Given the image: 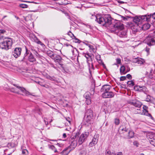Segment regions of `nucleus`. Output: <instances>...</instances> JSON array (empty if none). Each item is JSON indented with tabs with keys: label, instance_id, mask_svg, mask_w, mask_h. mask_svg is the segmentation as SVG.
Instances as JSON below:
<instances>
[{
	"label": "nucleus",
	"instance_id": "obj_1",
	"mask_svg": "<svg viewBox=\"0 0 155 155\" xmlns=\"http://www.w3.org/2000/svg\"><path fill=\"white\" fill-rule=\"evenodd\" d=\"M94 16L96 18L95 21L99 24L106 27L110 28L112 23L113 19L110 15L109 14H106L103 16Z\"/></svg>",
	"mask_w": 155,
	"mask_h": 155
},
{
	"label": "nucleus",
	"instance_id": "obj_2",
	"mask_svg": "<svg viewBox=\"0 0 155 155\" xmlns=\"http://www.w3.org/2000/svg\"><path fill=\"white\" fill-rule=\"evenodd\" d=\"M25 52L23 58L19 61L20 62L28 64V61H29L33 63L36 61V59L32 53L25 46Z\"/></svg>",
	"mask_w": 155,
	"mask_h": 155
},
{
	"label": "nucleus",
	"instance_id": "obj_3",
	"mask_svg": "<svg viewBox=\"0 0 155 155\" xmlns=\"http://www.w3.org/2000/svg\"><path fill=\"white\" fill-rule=\"evenodd\" d=\"M49 57H50L55 62L59 63V64L61 66V69L63 72H66L64 67H63V64L61 63L62 60V59L60 56L49 49Z\"/></svg>",
	"mask_w": 155,
	"mask_h": 155
},
{
	"label": "nucleus",
	"instance_id": "obj_4",
	"mask_svg": "<svg viewBox=\"0 0 155 155\" xmlns=\"http://www.w3.org/2000/svg\"><path fill=\"white\" fill-rule=\"evenodd\" d=\"M12 45V40L11 38H5L0 43V48L2 49L8 50L10 48Z\"/></svg>",
	"mask_w": 155,
	"mask_h": 155
},
{
	"label": "nucleus",
	"instance_id": "obj_5",
	"mask_svg": "<svg viewBox=\"0 0 155 155\" xmlns=\"http://www.w3.org/2000/svg\"><path fill=\"white\" fill-rule=\"evenodd\" d=\"M124 26L120 21H116L114 24L111 25L110 28H109L110 32L114 33H117L119 30L123 29Z\"/></svg>",
	"mask_w": 155,
	"mask_h": 155
},
{
	"label": "nucleus",
	"instance_id": "obj_6",
	"mask_svg": "<svg viewBox=\"0 0 155 155\" xmlns=\"http://www.w3.org/2000/svg\"><path fill=\"white\" fill-rule=\"evenodd\" d=\"M151 32L144 41L145 43L149 46L155 44V29H153Z\"/></svg>",
	"mask_w": 155,
	"mask_h": 155
},
{
	"label": "nucleus",
	"instance_id": "obj_7",
	"mask_svg": "<svg viewBox=\"0 0 155 155\" xmlns=\"http://www.w3.org/2000/svg\"><path fill=\"white\" fill-rule=\"evenodd\" d=\"M151 14L141 15L139 16H135L133 19V22L134 24H137L139 22L142 21H148L151 17Z\"/></svg>",
	"mask_w": 155,
	"mask_h": 155
},
{
	"label": "nucleus",
	"instance_id": "obj_8",
	"mask_svg": "<svg viewBox=\"0 0 155 155\" xmlns=\"http://www.w3.org/2000/svg\"><path fill=\"white\" fill-rule=\"evenodd\" d=\"M93 110L89 109L86 110L84 116V120L85 122L89 124L91 123L93 118Z\"/></svg>",
	"mask_w": 155,
	"mask_h": 155
},
{
	"label": "nucleus",
	"instance_id": "obj_9",
	"mask_svg": "<svg viewBox=\"0 0 155 155\" xmlns=\"http://www.w3.org/2000/svg\"><path fill=\"white\" fill-rule=\"evenodd\" d=\"M13 85L15 87H16L17 88L19 89L22 93V94L21 95L23 96H28L29 95H31V93L27 91L25 88L23 87L19 86L18 85L14 84ZM14 92L18 94H20L18 91H14Z\"/></svg>",
	"mask_w": 155,
	"mask_h": 155
},
{
	"label": "nucleus",
	"instance_id": "obj_10",
	"mask_svg": "<svg viewBox=\"0 0 155 155\" xmlns=\"http://www.w3.org/2000/svg\"><path fill=\"white\" fill-rule=\"evenodd\" d=\"M127 27L130 28L132 31L134 32H137L138 31L137 24H134L132 22H130L127 23Z\"/></svg>",
	"mask_w": 155,
	"mask_h": 155
},
{
	"label": "nucleus",
	"instance_id": "obj_11",
	"mask_svg": "<svg viewBox=\"0 0 155 155\" xmlns=\"http://www.w3.org/2000/svg\"><path fill=\"white\" fill-rule=\"evenodd\" d=\"M128 104L133 105L138 108H140L142 105V104L139 101L136 100H131L127 101Z\"/></svg>",
	"mask_w": 155,
	"mask_h": 155
},
{
	"label": "nucleus",
	"instance_id": "obj_12",
	"mask_svg": "<svg viewBox=\"0 0 155 155\" xmlns=\"http://www.w3.org/2000/svg\"><path fill=\"white\" fill-rule=\"evenodd\" d=\"M21 48L20 47H16L12 52V54L14 57L18 58L20 55L21 51Z\"/></svg>",
	"mask_w": 155,
	"mask_h": 155
},
{
	"label": "nucleus",
	"instance_id": "obj_13",
	"mask_svg": "<svg viewBox=\"0 0 155 155\" xmlns=\"http://www.w3.org/2000/svg\"><path fill=\"white\" fill-rule=\"evenodd\" d=\"M148 108V107H147L145 105H143L142 112H141V111H140L138 112V113L142 115H145L150 116L151 117V118L153 119V117L151 116V115L148 113V111L147 110Z\"/></svg>",
	"mask_w": 155,
	"mask_h": 155
},
{
	"label": "nucleus",
	"instance_id": "obj_14",
	"mask_svg": "<svg viewBox=\"0 0 155 155\" xmlns=\"http://www.w3.org/2000/svg\"><path fill=\"white\" fill-rule=\"evenodd\" d=\"M102 97L104 98H111L114 97V94L111 91H106L102 94Z\"/></svg>",
	"mask_w": 155,
	"mask_h": 155
},
{
	"label": "nucleus",
	"instance_id": "obj_15",
	"mask_svg": "<svg viewBox=\"0 0 155 155\" xmlns=\"http://www.w3.org/2000/svg\"><path fill=\"white\" fill-rule=\"evenodd\" d=\"M88 133L85 132L84 134H82L80 136L78 142L79 144H81L84 141L85 139L88 135Z\"/></svg>",
	"mask_w": 155,
	"mask_h": 155
},
{
	"label": "nucleus",
	"instance_id": "obj_16",
	"mask_svg": "<svg viewBox=\"0 0 155 155\" xmlns=\"http://www.w3.org/2000/svg\"><path fill=\"white\" fill-rule=\"evenodd\" d=\"M111 87L110 85H105L103 86L101 89V91L103 93L106 91H109L110 90Z\"/></svg>",
	"mask_w": 155,
	"mask_h": 155
},
{
	"label": "nucleus",
	"instance_id": "obj_17",
	"mask_svg": "<svg viewBox=\"0 0 155 155\" xmlns=\"http://www.w3.org/2000/svg\"><path fill=\"white\" fill-rule=\"evenodd\" d=\"M117 33H115L119 35L120 37H123L126 36L127 32L123 29L119 30Z\"/></svg>",
	"mask_w": 155,
	"mask_h": 155
},
{
	"label": "nucleus",
	"instance_id": "obj_18",
	"mask_svg": "<svg viewBox=\"0 0 155 155\" xmlns=\"http://www.w3.org/2000/svg\"><path fill=\"white\" fill-rule=\"evenodd\" d=\"M97 135H94L92 141L90 143L89 146L92 147L95 145L97 142Z\"/></svg>",
	"mask_w": 155,
	"mask_h": 155
},
{
	"label": "nucleus",
	"instance_id": "obj_19",
	"mask_svg": "<svg viewBox=\"0 0 155 155\" xmlns=\"http://www.w3.org/2000/svg\"><path fill=\"white\" fill-rule=\"evenodd\" d=\"M57 3L60 5H65L68 3L67 0H58Z\"/></svg>",
	"mask_w": 155,
	"mask_h": 155
},
{
	"label": "nucleus",
	"instance_id": "obj_20",
	"mask_svg": "<svg viewBox=\"0 0 155 155\" xmlns=\"http://www.w3.org/2000/svg\"><path fill=\"white\" fill-rule=\"evenodd\" d=\"M134 62L137 63L138 64H143L144 61L143 59L140 58H137L135 59Z\"/></svg>",
	"mask_w": 155,
	"mask_h": 155
},
{
	"label": "nucleus",
	"instance_id": "obj_21",
	"mask_svg": "<svg viewBox=\"0 0 155 155\" xmlns=\"http://www.w3.org/2000/svg\"><path fill=\"white\" fill-rule=\"evenodd\" d=\"M83 55L87 59V61L88 63V61H90V60H91V55L92 54H85L84 53Z\"/></svg>",
	"mask_w": 155,
	"mask_h": 155
},
{
	"label": "nucleus",
	"instance_id": "obj_22",
	"mask_svg": "<svg viewBox=\"0 0 155 155\" xmlns=\"http://www.w3.org/2000/svg\"><path fill=\"white\" fill-rule=\"evenodd\" d=\"M150 27V25L148 23H146L142 26V29L144 30H146L149 29Z\"/></svg>",
	"mask_w": 155,
	"mask_h": 155
},
{
	"label": "nucleus",
	"instance_id": "obj_23",
	"mask_svg": "<svg viewBox=\"0 0 155 155\" xmlns=\"http://www.w3.org/2000/svg\"><path fill=\"white\" fill-rule=\"evenodd\" d=\"M49 150L50 152H53L55 153L57 152V149H55V147L53 145L49 146Z\"/></svg>",
	"mask_w": 155,
	"mask_h": 155
},
{
	"label": "nucleus",
	"instance_id": "obj_24",
	"mask_svg": "<svg viewBox=\"0 0 155 155\" xmlns=\"http://www.w3.org/2000/svg\"><path fill=\"white\" fill-rule=\"evenodd\" d=\"M70 150L68 151V149L66 148L63 150L61 153V155H68L70 152Z\"/></svg>",
	"mask_w": 155,
	"mask_h": 155
},
{
	"label": "nucleus",
	"instance_id": "obj_25",
	"mask_svg": "<svg viewBox=\"0 0 155 155\" xmlns=\"http://www.w3.org/2000/svg\"><path fill=\"white\" fill-rule=\"evenodd\" d=\"M125 68L124 66H122L120 67V72L121 74H124L126 73L125 71Z\"/></svg>",
	"mask_w": 155,
	"mask_h": 155
},
{
	"label": "nucleus",
	"instance_id": "obj_26",
	"mask_svg": "<svg viewBox=\"0 0 155 155\" xmlns=\"http://www.w3.org/2000/svg\"><path fill=\"white\" fill-rule=\"evenodd\" d=\"M118 16L119 17L121 18V20H123L124 21H127L129 18H130V17L128 16H126V17H124L119 15H118Z\"/></svg>",
	"mask_w": 155,
	"mask_h": 155
},
{
	"label": "nucleus",
	"instance_id": "obj_27",
	"mask_svg": "<svg viewBox=\"0 0 155 155\" xmlns=\"http://www.w3.org/2000/svg\"><path fill=\"white\" fill-rule=\"evenodd\" d=\"M50 140V141H54V143H53V144H55L56 147L58 146L59 147H61L63 146V145L62 144H60L59 143H56V140H49V141ZM50 143H52L51 142H50Z\"/></svg>",
	"mask_w": 155,
	"mask_h": 155
},
{
	"label": "nucleus",
	"instance_id": "obj_28",
	"mask_svg": "<svg viewBox=\"0 0 155 155\" xmlns=\"http://www.w3.org/2000/svg\"><path fill=\"white\" fill-rule=\"evenodd\" d=\"M41 111V110L38 107H36L35 109V112L40 115L42 114Z\"/></svg>",
	"mask_w": 155,
	"mask_h": 155
},
{
	"label": "nucleus",
	"instance_id": "obj_29",
	"mask_svg": "<svg viewBox=\"0 0 155 155\" xmlns=\"http://www.w3.org/2000/svg\"><path fill=\"white\" fill-rule=\"evenodd\" d=\"M134 132L132 130H130L128 132V138H130L134 137Z\"/></svg>",
	"mask_w": 155,
	"mask_h": 155
},
{
	"label": "nucleus",
	"instance_id": "obj_30",
	"mask_svg": "<svg viewBox=\"0 0 155 155\" xmlns=\"http://www.w3.org/2000/svg\"><path fill=\"white\" fill-rule=\"evenodd\" d=\"M139 90L140 91L143 92L144 93L147 91V88L144 86H140V88Z\"/></svg>",
	"mask_w": 155,
	"mask_h": 155
},
{
	"label": "nucleus",
	"instance_id": "obj_31",
	"mask_svg": "<svg viewBox=\"0 0 155 155\" xmlns=\"http://www.w3.org/2000/svg\"><path fill=\"white\" fill-rule=\"evenodd\" d=\"M19 7L22 8H27L28 7V5L27 4H19Z\"/></svg>",
	"mask_w": 155,
	"mask_h": 155
},
{
	"label": "nucleus",
	"instance_id": "obj_32",
	"mask_svg": "<svg viewBox=\"0 0 155 155\" xmlns=\"http://www.w3.org/2000/svg\"><path fill=\"white\" fill-rule=\"evenodd\" d=\"M105 155H116L115 153L112 152L111 153L110 151L108 150L106 151Z\"/></svg>",
	"mask_w": 155,
	"mask_h": 155
},
{
	"label": "nucleus",
	"instance_id": "obj_33",
	"mask_svg": "<svg viewBox=\"0 0 155 155\" xmlns=\"http://www.w3.org/2000/svg\"><path fill=\"white\" fill-rule=\"evenodd\" d=\"M79 155H87L86 151L85 150H81L80 152Z\"/></svg>",
	"mask_w": 155,
	"mask_h": 155
},
{
	"label": "nucleus",
	"instance_id": "obj_34",
	"mask_svg": "<svg viewBox=\"0 0 155 155\" xmlns=\"http://www.w3.org/2000/svg\"><path fill=\"white\" fill-rule=\"evenodd\" d=\"M127 83L130 86H133L134 85V82L133 81H128Z\"/></svg>",
	"mask_w": 155,
	"mask_h": 155
},
{
	"label": "nucleus",
	"instance_id": "obj_35",
	"mask_svg": "<svg viewBox=\"0 0 155 155\" xmlns=\"http://www.w3.org/2000/svg\"><path fill=\"white\" fill-rule=\"evenodd\" d=\"M89 47L90 48L89 51L90 52H92L94 51L95 49L93 46L91 45H89Z\"/></svg>",
	"mask_w": 155,
	"mask_h": 155
},
{
	"label": "nucleus",
	"instance_id": "obj_36",
	"mask_svg": "<svg viewBox=\"0 0 155 155\" xmlns=\"http://www.w3.org/2000/svg\"><path fill=\"white\" fill-rule=\"evenodd\" d=\"M72 39H73V41L75 43H80L81 41L78 39L76 37L74 36Z\"/></svg>",
	"mask_w": 155,
	"mask_h": 155
},
{
	"label": "nucleus",
	"instance_id": "obj_37",
	"mask_svg": "<svg viewBox=\"0 0 155 155\" xmlns=\"http://www.w3.org/2000/svg\"><path fill=\"white\" fill-rule=\"evenodd\" d=\"M120 122V120L117 118H116L114 119V124L116 125H118L119 124Z\"/></svg>",
	"mask_w": 155,
	"mask_h": 155
},
{
	"label": "nucleus",
	"instance_id": "obj_38",
	"mask_svg": "<svg viewBox=\"0 0 155 155\" xmlns=\"http://www.w3.org/2000/svg\"><path fill=\"white\" fill-rule=\"evenodd\" d=\"M6 31L5 30H0V38H1L2 36V35L3 34L5 33Z\"/></svg>",
	"mask_w": 155,
	"mask_h": 155
},
{
	"label": "nucleus",
	"instance_id": "obj_39",
	"mask_svg": "<svg viewBox=\"0 0 155 155\" xmlns=\"http://www.w3.org/2000/svg\"><path fill=\"white\" fill-rule=\"evenodd\" d=\"M140 86L139 85L135 86L134 87V89L136 91H140L139 90L140 89Z\"/></svg>",
	"mask_w": 155,
	"mask_h": 155
},
{
	"label": "nucleus",
	"instance_id": "obj_40",
	"mask_svg": "<svg viewBox=\"0 0 155 155\" xmlns=\"http://www.w3.org/2000/svg\"><path fill=\"white\" fill-rule=\"evenodd\" d=\"M86 103L87 105H89L91 103V98L86 99Z\"/></svg>",
	"mask_w": 155,
	"mask_h": 155
},
{
	"label": "nucleus",
	"instance_id": "obj_41",
	"mask_svg": "<svg viewBox=\"0 0 155 155\" xmlns=\"http://www.w3.org/2000/svg\"><path fill=\"white\" fill-rule=\"evenodd\" d=\"M66 46H69L71 48V52L72 53V54L73 55H74V48H73V46L70 45H66Z\"/></svg>",
	"mask_w": 155,
	"mask_h": 155
},
{
	"label": "nucleus",
	"instance_id": "obj_42",
	"mask_svg": "<svg viewBox=\"0 0 155 155\" xmlns=\"http://www.w3.org/2000/svg\"><path fill=\"white\" fill-rule=\"evenodd\" d=\"M28 153V151L26 149H24L22 150V153L23 154L26 155Z\"/></svg>",
	"mask_w": 155,
	"mask_h": 155
},
{
	"label": "nucleus",
	"instance_id": "obj_43",
	"mask_svg": "<svg viewBox=\"0 0 155 155\" xmlns=\"http://www.w3.org/2000/svg\"><path fill=\"white\" fill-rule=\"evenodd\" d=\"M32 51H33V53L36 55V57H39V54L37 53V52L35 50H33V49H31Z\"/></svg>",
	"mask_w": 155,
	"mask_h": 155
},
{
	"label": "nucleus",
	"instance_id": "obj_44",
	"mask_svg": "<svg viewBox=\"0 0 155 155\" xmlns=\"http://www.w3.org/2000/svg\"><path fill=\"white\" fill-rule=\"evenodd\" d=\"M68 34L72 38L74 36V34L70 31L68 32Z\"/></svg>",
	"mask_w": 155,
	"mask_h": 155
},
{
	"label": "nucleus",
	"instance_id": "obj_45",
	"mask_svg": "<svg viewBox=\"0 0 155 155\" xmlns=\"http://www.w3.org/2000/svg\"><path fill=\"white\" fill-rule=\"evenodd\" d=\"M133 144L134 145L136 146L137 147H138L139 145V143L137 141H134L133 143Z\"/></svg>",
	"mask_w": 155,
	"mask_h": 155
},
{
	"label": "nucleus",
	"instance_id": "obj_46",
	"mask_svg": "<svg viewBox=\"0 0 155 155\" xmlns=\"http://www.w3.org/2000/svg\"><path fill=\"white\" fill-rule=\"evenodd\" d=\"M97 61L99 64H103L104 67L105 66V64L103 62L102 60L101 59H100L99 60H98Z\"/></svg>",
	"mask_w": 155,
	"mask_h": 155
},
{
	"label": "nucleus",
	"instance_id": "obj_47",
	"mask_svg": "<svg viewBox=\"0 0 155 155\" xmlns=\"http://www.w3.org/2000/svg\"><path fill=\"white\" fill-rule=\"evenodd\" d=\"M120 129L122 131H124L125 132H127L128 130V129L125 127L124 128H122L121 127H120Z\"/></svg>",
	"mask_w": 155,
	"mask_h": 155
},
{
	"label": "nucleus",
	"instance_id": "obj_48",
	"mask_svg": "<svg viewBox=\"0 0 155 155\" xmlns=\"http://www.w3.org/2000/svg\"><path fill=\"white\" fill-rule=\"evenodd\" d=\"M116 62L117 64H120L121 63V60L120 58H117L116 59Z\"/></svg>",
	"mask_w": 155,
	"mask_h": 155
},
{
	"label": "nucleus",
	"instance_id": "obj_49",
	"mask_svg": "<svg viewBox=\"0 0 155 155\" xmlns=\"http://www.w3.org/2000/svg\"><path fill=\"white\" fill-rule=\"evenodd\" d=\"M96 59L98 61L101 59V56L100 55H97L96 56Z\"/></svg>",
	"mask_w": 155,
	"mask_h": 155
},
{
	"label": "nucleus",
	"instance_id": "obj_50",
	"mask_svg": "<svg viewBox=\"0 0 155 155\" xmlns=\"http://www.w3.org/2000/svg\"><path fill=\"white\" fill-rule=\"evenodd\" d=\"M50 41V43L51 44L52 43V45H49H49H51V47H54V44L53 43L54 41L53 40H51Z\"/></svg>",
	"mask_w": 155,
	"mask_h": 155
},
{
	"label": "nucleus",
	"instance_id": "obj_51",
	"mask_svg": "<svg viewBox=\"0 0 155 155\" xmlns=\"http://www.w3.org/2000/svg\"><path fill=\"white\" fill-rule=\"evenodd\" d=\"M126 78H128L129 79H131L132 77L131 75L130 74H128L126 76Z\"/></svg>",
	"mask_w": 155,
	"mask_h": 155
},
{
	"label": "nucleus",
	"instance_id": "obj_52",
	"mask_svg": "<svg viewBox=\"0 0 155 155\" xmlns=\"http://www.w3.org/2000/svg\"><path fill=\"white\" fill-rule=\"evenodd\" d=\"M120 81H123L126 79V77L124 76H122L120 78Z\"/></svg>",
	"mask_w": 155,
	"mask_h": 155
},
{
	"label": "nucleus",
	"instance_id": "obj_53",
	"mask_svg": "<svg viewBox=\"0 0 155 155\" xmlns=\"http://www.w3.org/2000/svg\"><path fill=\"white\" fill-rule=\"evenodd\" d=\"M85 98L86 99L90 98L89 95L87 94H85Z\"/></svg>",
	"mask_w": 155,
	"mask_h": 155
},
{
	"label": "nucleus",
	"instance_id": "obj_54",
	"mask_svg": "<svg viewBox=\"0 0 155 155\" xmlns=\"http://www.w3.org/2000/svg\"><path fill=\"white\" fill-rule=\"evenodd\" d=\"M66 120H67L69 122V123H70L71 122L70 118L69 117H68L66 118Z\"/></svg>",
	"mask_w": 155,
	"mask_h": 155
},
{
	"label": "nucleus",
	"instance_id": "obj_55",
	"mask_svg": "<svg viewBox=\"0 0 155 155\" xmlns=\"http://www.w3.org/2000/svg\"><path fill=\"white\" fill-rule=\"evenodd\" d=\"M145 50L147 53H149L150 48L147 47L145 49Z\"/></svg>",
	"mask_w": 155,
	"mask_h": 155
},
{
	"label": "nucleus",
	"instance_id": "obj_56",
	"mask_svg": "<svg viewBox=\"0 0 155 155\" xmlns=\"http://www.w3.org/2000/svg\"><path fill=\"white\" fill-rule=\"evenodd\" d=\"M63 136L64 138H65L66 137V135L65 133L63 134Z\"/></svg>",
	"mask_w": 155,
	"mask_h": 155
},
{
	"label": "nucleus",
	"instance_id": "obj_57",
	"mask_svg": "<svg viewBox=\"0 0 155 155\" xmlns=\"http://www.w3.org/2000/svg\"><path fill=\"white\" fill-rule=\"evenodd\" d=\"M49 80H50L51 81H54V79L53 78H52L51 77H49Z\"/></svg>",
	"mask_w": 155,
	"mask_h": 155
},
{
	"label": "nucleus",
	"instance_id": "obj_58",
	"mask_svg": "<svg viewBox=\"0 0 155 155\" xmlns=\"http://www.w3.org/2000/svg\"><path fill=\"white\" fill-rule=\"evenodd\" d=\"M25 2H29V3H35V4H37V3L36 2H29V1H25Z\"/></svg>",
	"mask_w": 155,
	"mask_h": 155
},
{
	"label": "nucleus",
	"instance_id": "obj_59",
	"mask_svg": "<svg viewBox=\"0 0 155 155\" xmlns=\"http://www.w3.org/2000/svg\"><path fill=\"white\" fill-rule=\"evenodd\" d=\"M84 43V44L85 45H87V46H89V45H90V44H88L86 42H83Z\"/></svg>",
	"mask_w": 155,
	"mask_h": 155
},
{
	"label": "nucleus",
	"instance_id": "obj_60",
	"mask_svg": "<svg viewBox=\"0 0 155 155\" xmlns=\"http://www.w3.org/2000/svg\"><path fill=\"white\" fill-rule=\"evenodd\" d=\"M7 17V16L6 15H5L3 16L2 19H4V18H5L6 17Z\"/></svg>",
	"mask_w": 155,
	"mask_h": 155
},
{
	"label": "nucleus",
	"instance_id": "obj_61",
	"mask_svg": "<svg viewBox=\"0 0 155 155\" xmlns=\"http://www.w3.org/2000/svg\"><path fill=\"white\" fill-rule=\"evenodd\" d=\"M140 155H145L143 153H141L140 154Z\"/></svg>",
	"mask_w": 155,
	"mask_h": 155
},
{
	"label": "nucleus",
	"instance_id": "obj_62",
	"mask_svg": "<svg viewBox=\"0 0 155 155\" xmlns=\"http://www.w3.org/2000/svg\"><path fill=\"white\" fill-rule=\"evenodd\" d=\"M50 64L51 67H53L54 66L52 64Z\"/></svg>",
	"mask_w": 155,
	"mask_h": 155
},
{
	"label": "nucleus",
	"instance_id": "obj_63",
	"mask_svg": "<svg viewBox=\"0 0 155 155\" xmlns=\"http://www.w3.org/2000/svg\"><path fill=\"white\" fill-rule=\"evenodd\" d=\"M15 18H17V19H18V18H18V17H16V16H15Z\"/></svg>",
	"mask_w": 155,
	"mask_h": 155
},
{
	"label": "nucleus",
	"instance_id": "obj_64",
	"mask_svg": "<svg viewBox=\"0 0 155 155\" xmlns=\"http://www.w3.org/2000/svg\"><path fill=\"white\" fill-rule=\"evenodd\" d=\"M53 120V119H51V121H50V122H51L52 121V120Z\"/></svg>",
	"mask_w": 155,
	"mask_h": 155
}]
</instances>
